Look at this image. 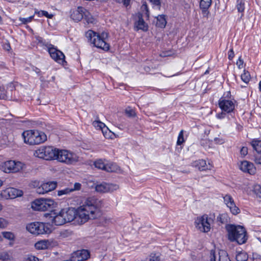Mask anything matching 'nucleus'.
<instances>
[{
	"label": "nucleus",
	"instance_id": "nucleus-41",
	"mask_svg": "<svg viewBox=\"0 0 261 261\" xmlns=\"http://www.w3.org/2000/svg\"><path fill=\"white\" fill-rule=\"evenodd\" d=\"M254 161L256 164L261 165V152H256L254 154Z\"/></svg>",
	"mask_w": 261,
	"mask_h": 261
},
{
	"label": "nucleus",
	"instance_id": "nucleus-31",
	"mask_svg": "<svg viewBox=\"0 0 261 261\" xmlns=\"http://www.w3.org/2000/svg\"><path fill=\"white\" fill-rule=\"evenodd\" d=\"M95 190L97 192L100 193H106L107 192V183H102L97 185L95 187Z\"/></svg>",
	"mask_w": 261,
	"mask_h": 261
},
{
	"label": "nucleus",
	"instance_id": "nucleus-23",
	"mask_svg": "<svg viewBox=\"0 0 261 261\" xmlns=\"http://www.w3.org/2000/svg\"><path fill=\"white\" fill-rule=\"evenodd\" d=\"M43 186L46 187L45 191L48 193L56 189L57 186V183L56 181H49L47 182L43 183Z\"/></svg>",
	"mask_w": 261,
	"mask_h": 261
},
{
	"label": "nucleus",
	"instance_id": "nucleus-11",
	"mask_svg": "<svg viewBox=\"0 0 261 261\" xmlns=\"http://www.w3.org/2000/svg\"><path fill=\"white\" fill-rule=\"evenodd\" d=\"M44 216L48 220L55 225H62L66 223V219L62 213V210L59 213L51 211L50 213H46Z\"/></svg>",
	"mask_w": 261,
	"mask_h": 261
},
{
	"label": "nucleus",
	"instance_id": "nucleus-61",
	"mask_svg": "<svg viewBox=\"0 0 261 261\" xmlns=\"http://www.w3.org/2000/svg\"><path fill=\"white\" fill-rule=\"evenodd\" d=\"M259 90L261 91V81L259 83Z\"/></svg>",
	"mask_w": 261,
	"mask_h": 261
},
{
	"label": "nucleus",
	"instance_id": "nucleus-12",
	"mask_svg": "<svg viewBox=\"0 0 261 261\" xmlns=\"http://www.w3.org/2000/svg\"><path fill=\"white\" fill-rule=\"evenodd\" d=\"M230 96V92H227L225 97H222L219 100V106L220 109L226 113H230L234 109V100L227 99Z\"/></svg>",
	"mask_w": 261,
	"mask_h": 261
},
{
	"label": "nucleus",
	"instance_id": "nucleus-8",
	"mask_svg": "<svg viewBox=\"0 0 261 261\" xmlns=\"http://www.w3.org/2000/svg\"><path fill=\"white\" fill-rule=\"evenodd\" d=\"M57 160L66 164H72L78 161L77 156L67 150L58 149Z\"/></svg>",
	"mask_w": 261,
	"mask_h": 261
},
{
	"label": "nucleus",
	"instance_id": "nucleus-2",
	"mask_svg": "<svg viewBox=\"0 0 261 261\" xmlns=\"http://www.w3.org/2000/svg\"><path fill=\"white\" fill-rule=\"evenodd\" d=\"M88 41L97 47L101 48L105 51L110 49V45L107 42L109 34L108 33L103 32L98 34L92 30H88L85 34Z\"/></svg>",
	"mask_w": 261,
	"mask_h": 261
},
{
	"label": "nucleus",
	"instance_id": "nucleus-45",
	"mask_svg": "<svg viewBox=\"0 0 261 261\" xmlns=\"http://www.w3.org/2000/svg\"><path fill=\"white\" fill-rule=\"evenodd\" d=\"M254 191L256 196L259 198H261V186L259 185L256 186Z\"/></svg>",
	"mask_w": 261,
	"mask_h": 261
},
{
	"label": "nucleus",
	"instance_id": "nucleus-7",
	"mask_svg": "<svg viewBox=\"0 0 261 261\" xmlns=\"http://www.w3.org/2000/svg\"><path fill=\"white\" fill-rule=\"evenodd\" d=\"M54 201L51 199H37L32 202L31 207L34 211H46L54 207Z\"/></svg>",
	"mask_w": 261,
	"mask_h": 261
},
{
	"label": "nucleus",
	"instance_id": "nucleus-9",
	"mask_svg": "<svg viewBox=\"0 0 261 261\" xmlns=\"http://www.w3.org/2000/svg\"><path fill=\"white\" fill-rule=\"evenodd\" d=\"M26 228L30 233L36 235L47 233L50 231L47 225L42 222L31 223L27 225Z\"/></svg>",
	"mask_w": 261,
	"mask_h": 261
},
{
	"label": "nucleus",
	"instance_id": "nucleus-42",
	"mask_svg": "<svg viewBox=\"0 0 261 261\" xmlns=\"http://www.w3.org/2000/svg\"><path fill=\"white\" fill-rule=\"evenodd\" d=\"M45 188L46 187H44L43 186V184H42L36 189V191L39 194H44L45 193H46V192L45 191Z\"/></svg>",
	"mask_w": 261,
	"mask_h": 261
},
{
	"label": "nucleus",
	"instance_id": "nucleus-24",
	"mask_svg": "<svg viewBox=\"0 0 261 261\" xmlns=\"http://www.w3.org/2000/svg\"><path fill=\"white\" fill-rule=\"evenodd\" d=\"M2 235L4 238L9 240L10 242L9 244L10 246L13 245V242L15 239V235L13 233L9 231H4L2 232Z\"/></svg>",
	"mask_w": 261,
	"mask_h": 261
},
{
	"label": "nucleus",
	"instance_id": "nucleus-43",
	"mask_svg": "<svg viewBox=\"0 0 261 261\" xmlns=\"http://www.w3.org/2000/svg\"><path fill=\"white\" fill-rule=\"evenodd\" d=\"M33 17L34 16H31L27 18L19 17V20L22 23L27 24L29 22H30L32 20Z\"/></svg>",
	"mask_w": 261,
	"mask_h": 261
},
{
	"label": "nucleus",
	"instance_id": "nucleus-28",
	"mask_svg": "<svg viewBox=\"0 0 261 261\" xmlns=\"http://www.w3.org/2000/svg\"><path fill=\"white\" fill-rule=\"evenodd\" d=\"M212 4V0H201L200 8L203 12H205Z\"/></svg>",
	"mask_w": 261,
	"mask_h": 261
},
{
	"label": "nucleus",
	"instance_id": "nucleus-60",
	"mask_svg": "<svg viewBox=\"0 0 261 261\" xmlns=\"http://www.w3.org/2000/svg\"><path fill=\"white\" fill-rule=\"evenodd\" d=\"M36 39L39 42H42V39L41 37L38 36V37H36Z\"/></svg>",
	"mask_w": 261,
	"mask_h": 261
},
{
	"label": "nucleus",
	"instance_id": "nucleus-49",
	"mask_svg": "<svg viewBox=\"0 0 261 261\" xmlns=\"http://www.w3.org/2000/svg\"><path fill=\"white\" fill-rule=\"evenodd\" d=\"M240 153L241 155H243L244 156L247 155L248 153V148L246 147H243L241 150Z\"/></svg>",
	"mask_w": 261,
	"mask_h": 261
},
{
	"label": "nucleus",
	"instance_id": "nucleus-36",
	"mask_svg": "<svg viewBox=\"0 0 261 261\" xmlns=\"http://www.w3.org/2000/svg\"><path fill=\"white\" fill-rule=\"evenodd\" d=\"M92 124L95 127L99 129H102V128L106 126L105 123L99 120L94 121L92 123Z\"/></svg>",
	"mask_w": 261,
	"mask_h": 261
},
{
	"label": "nucleus",
	"instance_id": "nucleus-16",
	"mask_svg": "<svg viewBox=\"0 0 261 261\" xmlns=\"http://www.w3.org/2000/svg\"><path fill=\"white\" fill-rule=\"evenodd\" d=\"M95 167L98 169L105 170L107 172H114L117 169V166L114 163L105 164L102 160H98L94 162Z\"/></svg>",
	"mask_w": 261,
	"mask_h": 261
},
{
	"label": "nucleus",
	"instance_id": "nucleus-17",
	"mask_svg": "<svg viewBox=\"0 0 261 261\" xmlns=\"http://www.w3.org/2000/svg\"><path fill=\"white\" fill-rule=\"evenodd\" d=\"M90 256V253L87 250H77L72 254L71 261H83L87 259Z\"/></svg>",
	"mask_w": 261,
	"mask_h": 261
},
{
	"label": "nucleus",
	"instance_id": "nucleus-52",
	"mask_svg": "<svg viewBox=\"0 0 261 261\" xmlns=\"http://www.w3.org/2000/svg\"><path fill=\"white\" fill-rule=\"evenodd\" d=\"M150 2L153 5L158 6L160 8L161 6V1L160 0H149Z\"/></svg>",
	"mask_w": 261,
	"mask_h": 261
},
{
	"label": "nucleus",
	"instance_id": "nucleus-10",
	"mask_svg": "<svg viewBox=\"0 0 261 261\" xmlns=\"http://www.w3.org/2000/svg\"><path fill=\"white\" fill-rule=\"evenodd\" d=\"M212 220L207 215L197 217L194 222L196 228L201 232H207L211 229Z\"/></svg>",
	"mask_w": 261,
	"mask_h": 261
},
{
	"label": "nucleus",
	"instance_id": "nucleus-53",
	"mask_svg": "<svg viewBox=\"0 0 261 261\" xmlns=\"http://www.w3.org/2000/svg\"><path fill=\"white\" fill-rule=\"evenodd\" d=\"M225 115H226L225 113L222 112L221 113H218L216 115V117L218 119H221L224 118L225 117Z\"/></svg>",
	"mask_w": 261,
	"mask_h": 261
},
{
	"label": "nucleus",
	"instance_id": "nucleus-29",
	"mask_svg": "<svg viewBox=\"0 0 261 261\" xmlns=\"http://www.w3.org/2000/svg\"><path fill=\"white\" fill-rule=\"evenodd\" d=\"M84 18L88 23H93L94 22V19L91 14L87 11L86 9L83 13Z\"/></svg>",
	"mask_w": 261,
	"mask_h": 261
},
{
	"label": "nucleus",
	"instance_id": "nucleus-22",
	"mask_svg": "<svg viewBox=\"0 0 261 261\" xmlns=\"http://www.w3.org/2000/svg\"><path fill=\"white\" fill-rule=\"evenodd\" d=\"M51 242L48 240H43L35 243V247L38 250H44L51 246Z\"/></svg>",
	"mask_w": 261,
	"mask_h": 261
},
{
	"label": "nucleus",
	"instance_id": "nucleus-5",
	"mask_svg": "<svg viewBox=\"0 0 261 261\" xmlns=\"http://www.w3.org/2000/svg\"><path fill=\"white\" fill-rule=\"evenodd\" d=\"M58 153V148L49 146H43L35 151L34 155L45 160H57Z\"/></svg>",
	"mask_w": 261,
	"mask_h": 261
},
{
	"label": "nucleus",
	"instance_id": "nucleus-30",
	"mask_svg": "<svg viewBox=\"0 0 261 261\" xmlns=\"http://www.w3.org/2000/svg\"><path fill=\"white\" fill-rule=\"evenodd\" d=\"M248 258V254L245 252H240L236 256L237 261H246Z\"/></svg>",
	"mask_w": 261,
	"mask_h": 261
},
{
	"label": "nucleus",
	"instance_id": "nucleus-47",
	"mask_svg": "<svg viewBox=\"0 0 261 261\" xmlns=\"http://www.w3.org/2000/svg\"><path fill=\"white\" fill-rule=\"evenodd\" d=\"M24 261H39V259L33 255H28Z\"/></svg>",
	"mask_w": 261,
	"mask_h": 261
},
{
	"label": "nucleus",
	"instance_id": "nucleus-20",
	"mask_svg": "<svg viewBox=\"0 0 261 261\" xmlns=\"http://www.w3.org/2000/svg\"><path fill=\"white\" fill-rule=\"evenodd\" d=\"M192 166L197 168L200 171L211 170L212 168V165L210 163L207 165L206 161L204 160H199L193 162Z\"/></svg>",
	"mask_w": 261,
	"mask_h": 261
},
{
	"label": "nucleus",
	"instance_id": "nucleus-57",
	"mask_svg": "<svg viewBox=\"0 0 261 261\" xmlns=\"http://www.w3.org/2000/svg\"><path fill=\"white\" fill-rule=\"evenodd\" d=\"M210 261H216V256H215V252L212 250L211 251V252Z\"/></svg>",
	"mask_w": 261,
	"mask_h": 261
},
{
	"label": "nucleus",
	"instance_id": "nucleus-33",
	"mask_svg": "<svg viewBox=\"0 0 261 261\" xmlns=\"http://www.w3.org/2000/svg\"><path fill=\"white\" fill-rule=\"evenodd\" d=\"M119 188V187L117 184H108L107 183V192H112L114 191L118 190Z\"/></svg>",
	"mask_w": 261,
	"mask_h": 261
},
{
	"label": "nucleus",
	"instance_id": "nucleus-54",
	"mask_svg": "<svg viewBox=\"0 0 261 261\" xmlns=\"http://www.w3.org/2000/svg\"><path fill=\"white\" fill-rule=\"evenodd\" d=\"M130 0H116L118 3H123L125 6H127L129 4Z\"/></svg>",
	"mask_w": 261,
	"mask_h": 261
},
{
	"label": "nucleus",
	"instance_id": "nucleus-13",
	"mask_svg": "<svg viewBox=\"0 0 261 261\" xmlns=\"http://www.w3.org/2000/svg\"><path fill=\"white\" fill-rule=\"evenodd\" d=\"M48 51L51 58L57 62L63 64L65 62V56L60 50L50 44L48 46Z\"/></svg>",
	"mask_w": 261,
	"mask_h": 261
},
{
	"label": "nucleus",
	"instance_id": "nucleus-15",
	"mask_svg": "<svg viewBox=\"0 0 261 261\" xmlns=\"http://www.w3.org/2000/svg\"><path fill=\"white\" fill-rule=\"evenodd\" d=\"M22 194L23 192L21 190L13 188H8L1 192V196L6 199H14L22 196Z\"/></svg>",
	"mask_w": 261,
	"mask_h": 261
},
{
	"label": "nucleus",
	"instance_id": "nucleus-4",
	"mask_svg": "<svg viewBox=\"0 0 261 261\" xmlns=\"http://www.w3.org/2000/svg\"><path fill=\"white\" fill-rule=\"evenodd\" d=\"M24 143L30 145L39 144L46 140V135L36 130H28L22 134Z\"/></svg>",
	"mask_w": 261,
	"mask_h": 261
},
{
	"label": "nucleus",
	"instance_id": "nucleus-38",
	"mask_svg": "<svg viewBox=\"0 0 261 261\" xmlns=\"http://www.w3.org/2000/svg\"><path fill=\"white\" fill-rule=\"evenodd\" d=\"M72 192V190H70L69 188H67L63 190L58 191V196H61L63 195H68L70 193Z\"/></svg>",
	"mask_w": 261,
	"mask_h": 261
},
{
	"label": "nucleus",
	"instance_id": "nucleus-39",
	"mask_svg": "<svg viewBox=\"0 0 261 261\" xmlns=\"http://www.w3.org/2000/svg\"><path fill=\"white\" fill-rule=\"evenodd\" d=\"M237 7L239 12H242L244 11L245 6L243 0H238Z\"/></svg>",
	"mask_w": 261,
	"mask_h": 261
},
{
	"label": "nucleus",
	"instance_id": "nucleus-14",
	"mask_svg": "<svg viewBox=\"0 0 261 261\" xmlns=\"http://www.w3.org/2000/svg\"><path fill=\"white\" fill-rule=\"evenodd\" d=\"M223 199L224 203L233 215H236L240 213V210L236 206L233 198L230 195H225L223 197Z\"/></svg>",
	"mask_w": 261,
	"mask_h": 261
},
{
	"label": "nucleus",
	"instance_id": "nucleus-3",
	"mask_svg": "<svg viewBox=\"0 0 261 261\" xmlns=\"http://www.w3.org/2000/svg\"><path fill=\"white\" fill-rule=\"evenodd\" d=\"M226 228L228 232V239L231 242L236 241L239 244L246 243L248 238L246 229L243 226L230 224Z\"/></svg>",
	"mask_w": 261,
	"mask_h": 261
},
{
	"label": "nucleus",
	"instance_id": "nucleus-59",
	"mask_svg": "<svg viewBox=\"0 0 261 261\" xmlns=\"http://www.w3.org/2000/svg\"><path fill=\"white\" fill-rule=\"evenodd\" d=\"M224 258H225V261H228L229 259H228V258L227 255H225L224 256ZM219 261H223V260H222V259H221L220 256H219Z\"/></svg>",
	"mask_w": 261,
	"mask_h": 261
},
{
	"label": "nucleus",
	"instance_id": "nucleus-37",
	"mask_svg": "<svg viewBox=\"0 0 261 261\" xmlns=\"http://www.w3.org/2000/svg\"><path fill=\"white\" fill-rule=\"evenodd\" d=\"M184 142L185 140L184 138V130H181L178 134L176 144L177 145H180Z\"/></svg>",
	"mask_w": 261,
	"mask_h": 261
},
{
	"label": "nucleus",
	"instance_id": "nucleus-1",
	"mask_svg": "<svg viewBox=\"0 0 261 261\" xmlns=\"http://www.w3.org/2000/svg\"><path fill=\"white\" fill-rule=\"evenodd\" d=\"M101 205L100 201L93 198H88L76 210L74 208L63 209L62 213L66 219V223L76 220L82 224L89 219H94L99 217L101 214Z\"/></svg>",
	"mask_w": 261,
	"mask_h": 261
},
{
	"label": "nucleus",
	"instance_id": "nucleus-56",
	"mask_svg": "<svg viewBox=\"0 0 261 261\" xmlns=\"http://www.w3.org/2000/svg\"><path fill=\"white\" fill-rule=\"evenodd\" d=\"M3 48L5 50L7 51H10L11 49L10 43H6L3 45Z\"/></svg>",
	"mask_w": 261,
	"mask_h": 261
},
{
	"label": "nucleus",
	"instance_id": "nucleus-26",
	"mask_svg": "<svg viewBox=\"0 0 261 261\" xmlns=\"http://www.w3.org/2000/svg\"><path fill=\"white\" fill-rule=\"evenodd\" d=\"M1 261H14L12 252L8 251L2 253Z\"/></svg>",
	"mask_w": 261,
	"mask_h": 261
},
{
	"label": "nucleus",
	"instance_id": "nucleus-34",
	"mask_svg": "<svg viewBox=\"0 0 261 261\" xmlns=\"http://www.w3.org/2000/svg\"><path fill=\"white\" fill-rule=\"evenodd\" d=\"M227 214H222L217 217V220L222 224H225L227 222Z\"/></svg>",
	"mask_w": 261,
	"mask_h": 261
},
{
	"label": "nucleus",
	"instance_id": "nucleus-44",
	"mask_svg": "<svg viewBox=\"0 0 261 261\" xmlns=\"http://www.w3.org/2000/svg\"><path fill=\"white\" fill-rule=\"evenodd\" d=\"M125 113L128 117H135L136 115L135 112L130 108H127L125 110Z\"/></svg>",
	"mask_w": 261,
	"mask_h": 261
},
{
	"label": "nucleus",
	"instance_id": "nucleus-32",
	"mask_svg": "<svg viewBox=\"0 0 261 261\" xmlns=\"http://www.w3.org/2000/svg\"><path fill=\"white\" fill-rule=\"evenodd\" d=\"M242 80L246 84L249 83L250 80V75L248 71L244 70V73L241 75Z\"/></svg>",
	"mask_w": 261,
	"mask_h": 261
},
{
	"label": "nucleus",
	"instance_id": "nucleus-19",
	"mask_svg": "<svg viewBox=\"0 0 261 261\" xmlns=\"http://www.w3.org/2000/svg\"><path fill=\"white\" fill-rule=\"evenodd\" d=\"M85 9L82 7H78L77 9L71 12L70 17L75 21H80L84 17L83 13Z\"/></svg>",
	"mask_w": 261,
	"mask_h": 261
},
{
	"label": "nucleus",
	"instance_id": "nucleus-51",
	"mask_svg": "<svg viewBox=\"0 0 261 261\" xmlns=\"http://www.w3.org/2000/svg\"><path fill=\"white\" fill-rule=\"evenodd\" d=\"M228 59L230 60H231L233 58V57L234 56V54L232 48L230 49L229 50V51L228 53Z\"/></svg>",
	"mask_w": 261,
	"mask_h": 261
},
{
	"label": "nucleus",
	"instance_id": "nucleus-18",
	"mask_svg": "<svg viewBox=\"0 0 261 261\" xmlns=\"http://www.w3.org/2000/svg\"><path fill=\"white\" fill-rule=\"evenodd\" d=\"M240 169L243 172H247L250 174H253L255 172V168L253 164L247 161L241 162Z\"/></svg>",
	"mask_w": 261,
	"mask_h": 261
},
{
	"label": "nucleus",
	"instance_id": "nucleus-48",
	"mask_svg": "<svg viewBox=\"0 0 261 261\" xmlns=\"http://www.w3.org/2000/svg\"><path fill=\"white\" fill-rule=\"evenodd\" d=\"M243 63L244 62L243 60H242L241 58L240 57L238 60L237 61L236 64L238 66L239 68L241 69L243 67Z\"/></svg>",
	"mask_w": 261,
	"mask_h": 261
},
{
	"label": "nucleus",
	"instance_id": "nucleus-50",
	"mask_svg": "<svg viewBox=\"0 0 261 261\" xmlns=\"http://www.w3.org/2000/svg\"><path fill=\"white\" fill-rule=\"evenodd\" d=\"M31 185L34 188H37L40 186V182L38 180L32 181L31 183Z\"/></svg>",
	"mask_w": 261,
	"mask_h": 261
},
{
	"label": "nucleus",
	"instance_id": "nucleus-6",
	"mask_svg": "<svg viewBox=\"0 0 261 261\" xmlns=\"http://www.w3.org/2000/svg\"><path fill=\"white\" fill-rule=\"evenodd\" d=\"M25 168L24 163L13 160L6 161L1 165V169L5 173H17Z\"/></svg>",
	"mask_w": 261,
	"mask_h": 261
},
{
	"label": "nucleus",
	"instance_id": "nucleus-35",
	"mask_svg": "<svg viewBox=\"0 0 261 261\" xmlns=\"http://www.w3.org/2000/svg\"><path fill=\"white\" fill-rule=\"evenodd\" d=\"M35 13L37 14L39 17L44 16L47 18H51L53 16V14H49L47 11L44 10H41L39 11H35Z\"/></svg>",
	"mask_w": 261,
	"mask_h": 261
},
{
	"label": "nucleus",
	"instance_id": "nucleus-27",
	"mask_svg": "<svg viewBox=\"0 0 261 261\" xmlns=\"http://www.w3.org/2000/svg\"><path fill=\"white\" fill-rule=\"evenodd\" d=\"M156 25L161 28H164L166 25V20L165 15H159L157 17Z\"/></svg>",
	"mask_w": 261,
	"mask_h": 261
},
{
	"label": "nucleus",
	"instance_id": "nucleus-46",
	"mask_svg": "<svg viewBox=\"0 0 261 261\" xmlns=\"http://www.w3.org/2000/svg\"><path fill=\"white\" fill-rule=\"evenodd\" d=\"M81 188V184L79 182H75L74 184L73 188H70V190H72V192L74 191H77L80 190Z\"/></svg>",
	"mask_w": 261,
	"mask_h": 261
},
{
	"label": "nucleus",
	"instance_id": "nucleus-58",
	"mask_svg": "<svg viewBox=\"0 0 261 261\" xmlns=\"http://www.w3.org/2000/svg\"><path fill=\"white\" fill-rule=\"evenodd\" d=\"M1 228L5 227L7 225L8 222L7 221H6L5 220H2V219L1 218Z\"/></svg>",
	"mask_w": 261,
	"mask_h": 261
},
{
	"label": "nucleus",
	"instance_id": "nucleus-55",
	"mask_svg": "<svg viewBox=\"0 0 261 261\" xmlns=\"http://www.w3.org/2000/svg\"><path fill=\"white\" fill-rule=\"evenodd\" d=\"M8 92H3L1 90V99H7L9 98L7 96Z\"/></svg>",
	"mask_w": 261,
	"mask_h": 261
},
{
	"label": "nucleus",
	"instance_id": "nucleus-25",
	"mask_svg": "<svg viewBox=\"0 0 261 261\" xmlns=\"http://www.w3.org/2000/svg\"><path fill=\"white\" fill-rule=\"evenodd\" d=\"M251 144L256 152H261V140L253 139Z\"/></svg>",
	"mask_w": 261,
	"mask_h": 261
},
{
	"label": "nucleus",
	"instance_id": "nucleus-21",
	"mask_svg": "<svg viewBox=\"0 0 261 261\" xmlns=\"http://www.w3.org/2000/svg\"><path fill=\"white\" fill-rule=\"evenodd\" d=\"M135 28L137 31L141 30L147 31L148 30V25L144 21L141 14H139L138 15V20L135 23Z\"/></svg>",
	"mask_w": 261,
	"mask_h": 261
},
{
	"label": "nucleus",
	"instance_id": "nucleus-40",
	"mask_svg": "<svg viewBox=\"0 0 261 261\" xmlns=\"http://www.w3.org/2000/svg\"><path fill=\"white\" fill-rule=\"evenodd\" d=\"M150 261H160V253H152L150 255Z\"/></svg>",
	"mask_w": 261,
	"mask_h": 261
}]
</instances>
